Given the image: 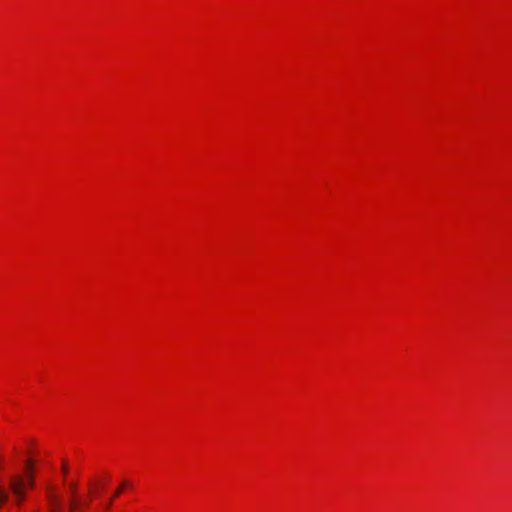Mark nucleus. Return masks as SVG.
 <instances>
[{"mask_svg":"<svg viewBox=\"0 0 512 512\" xmlns=\"http://www.w3.org/2000/svg\"><path fill=\"white\" fill-rule=\"evenodd\" d=\"M27 480L20 475H13L9 477L8 484L12 494L15 497L16 503L21 504L25 498V488L26 485L29 487H34V476L32 472V462L27 461Z\"/></svg>","mask_w":512,"mask_h":512,"instance_id":"1","label":"nucleus"},{"mask_svg":"<svg viewBox=\"0 0 512 512\" xmlns=\"http://www.w3.org/2000/svg\"><path fill=\"white\" fill-rule=\"evenodd\" d=\"M70 489L72 491V498L69 503V512H74L78 506L76 499L74 498V493L76 491V484L71 483ZM47 499L49 503V508L51 512H65L63 509V503L59 495L53 490L52 487L47 488Z\"/></svg>","mask_w":512,"mask_h":512,"instance_id":"2","label":"nucleus"},{"mask_svg":"<svg viewBox=\"0 0 512 512\" xmlns=\"http://www.w3.org/2000/svg\"><path fill=\"white\" fill-rule=\"evenodd\" d=\"M8 499H9L8 492L6 491V489L4 487L0 486V507H2L3 504L7 502Z\"/></svg>","mask_w":512,"mask_h":512,"instance_id":"3","label":"nucleus"},{"mask_svg":"<svg viewBox=\"0 0 512 512\" xmlns=\"http://www.w3.org/2000/svg\"><path fill=\"white\" fill-rule=\"evenodd\" d=\"M126 485H127V482H126V481H124V482L122 483V485H121V486H120V487L115 491V493H114V497L119 496V495L122 493V491H123V487H124V486H126Z\"/></svg>","mask_w":512,"mask_h":512,"instance_id":"4","label":"nucleus"},{"mask_svg":"<svg viewBox=\"0 0 512 512\" xmlns=\"http://www.w3.org/2000/svg\"><path fill=\"white\" fill-rule=\"evenodd\" d=\"M114 498H115V497L113 496L112 498H110V499L107 501L106 506H105V509H104V511H103V512H106V510H107V509H109V508L112 506V503H113V499H114Z\"/></svg>","mask_w":512,"mask_h":512,"instance_id":"5","label":"nucleus"},{"mask_svg":"<svg viewBox=\"0 0 512 512\" xmlns=\"http://www.w3.org/2000/svg\"><path fill=\"white\" fill-rule=\"evenodd\" d=\"M62 471H63L64 475H66L68 472V466L65 462H63Z\"/></svg>","mask_w":512,"mask_h":512,"instance_id":"6","label":"nucleus"}]
</instances>
